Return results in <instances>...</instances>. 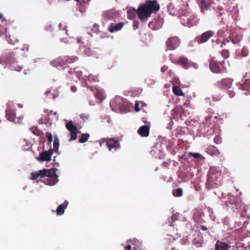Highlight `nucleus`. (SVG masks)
I'll use <instances>...</instances> for the list:
<instances>
[{
	"label": "nucleus",
	"instance_id": "f257e3e1",
	"mask_svg": "<svg viewBox=\"0 0 250 250\" xmlns=\"http://www.w3.org/2000/svg\"><path fill=\"white\" fill-rule=\"evenodd\" d=\"M160 9V6L156 0H147L144 4L140 5L137 10L135 8H129L127 11V17L132 19L137 14L141 21H145L150 16L152 13H156Z\"/></svg>",
	"mask_w": 250,
	"mask_h": 250
},
{
	"label": "nucleus",
	"instance_id": "f03ea898",
	"mask_svg": "<svg viewBox=\"0 0 250 250\" xmlns=\"http://www.w3.org/2000/svg\"><path fill=\"white\" fill-rule=\"evenodd\" d=\"M56 168H53L50 169H43L38 172L32 173V179H37L39 177H47L45 183L49 186L55 185L58 181L57 179L58 176L56 174Z\"/></svg>",
	"mask_w": 250,
	"mask_h": 250
},
{
	"label": "nucleus",
	"instance_id": "7ed1b4c3",
	"mask_svg": "<svg viewBox=\"0 0 250 250\" xmlns=\"http://www.w3.org/2000/svg\"><path fill=\"white\" fill-rule=\"evenodd\" d=\"M215 168L211 167L208 173V179L206 186L208 189L217 188L222 184V177L218 173H215Z\"/></svg>",
	"mask_w": 250,
	"mask_h": 250
},
{
	"label": "nucleus",
	"instance_id": "20e7f679",
	"mask_svg": "<svg viewBox=\"0 0 250 250\" xmlns=\"http://www.w3.org/2000/svg\"><path fill=\"white\" fill-rule=\"evenodd\" d=\"M226 204L228 208L235 212H245L246 210V207L242 202V199L238 196L230 197L226 202Z\"/></svg>",
	"mask_w": 250,
	"mask_h": 250
},
{
	"label": "nucleus",
	"instance_id": "39448f33",
	"mask_svg": "<svg viewBox=\"0 0 250 250\" xmlns=\"http://www.w3.org/2000/svg\"><path fill=\"white\" fill-rule=\"evenodd\" d=\"M180 21L183 25L188 27L194 26L198 23L196 17L187 12H182L180 16Z\"/></svg>",
	"mask_w": 250,
	"mask_h": 250
},
{
	"label": "nucleus",
	"instance_id": "423d86ee",
	"mask_svg": "<svg viewBox=\"0 0 250 250\" xmlns=\"http://www.w3.org/2000/svg\"><path fill=\"white\" fill-rule=\"evenodd\" d=\"M100 146H106L109 150L112 149L116 150L120 148V145L118 139L114 138H102L97 141Z\"/></svg>",
	"mask_w": 250,
	"mask_h": 250
},
{
	"label": "nucleus",
	"instance_id": "0eeeda50",
	"mask_svg": "<svg viewBox=\"0 0 250 250\" xmlns=\"http://www.w3.org/2000/svg\"><path fill=\"white\" fill-rule=\"evenodd\" d=\"M222 63H224V61L221 62H218L216 61L211 59L209 62V68L210 70L214 73L220 74L226 72V69L220 66L222 65Z\"/></svg>",
	"mask_w": 250,
	"mask_h": 250
},
{
	"label": "nucleus",
	"instance_id": "6e6552de",
	"mask_svg": "<svg viewBox=\"0 0 250 250\" xmlns=\"http://www.w3.org/2000/svg\"><path fill=\"white\" fill-rule=\"evenodd\" d=\"M65 127L70 133V138L69 141L75 140L77 137V134L80 133L77 126L73 124L72 121L67 122L65 124Z\"/></svg>",
	"mask_w": 250,
	"mask_h": 250
},
{
	"label": "nucleus",
	"instance_id": "1a4fd4ad",
	"mask_svg": "<svg viewBox=\"0 0 250 250\" xmlns=\"http://www.w3.org/2000/svg\"><path fill=\"white\" fill-rule=\"evenodd\" d=\"M214 35V32L212 30H208L202 33L200 36L195 39V42L198 44H202L206 42L210 38Z\"/></svg>",
	"mask_w": 250,
	"mask_h": 250
},
{
	"label": "nucleus",
	"instance_id": "9d476101",
	"mask_svg": "<svg viewBox=\"0 0 250 250\" xmlns=\"http://www.w3.org/2000/svg\"><path fill=\"white\" fill-rule=\"evenodd\" d=\"M180 44V40L176 37L169 38L166 42L167 50H173L176 49Z\"/></svg>",
	"mask_w": 250,
	"mask_h": 250
},
{
	"label": "nucleus",
	"instance_id": "9b49d317",
	"mask_svg": "<svg viewBox=\"0 0 250 250\" xmlns=\"http://www.w3.org/2000/svg\"><path fill=\"white\" fill-rule=\"evenodd\" d=\"M119 16V12L114 9L105 11L103 14L104 19L106 21L115 20Z\"/></svg>",
	"mask_w": 250,
	"mask_h": 250
},
{
	"label": "nucleus",
	"instance_id": "f8f14e48",
	"mask_svg": "<svg viewBox=\"0 0 250 250\" xmlns=\"http://www.w3.org/2000/svg\"><path fill=\"white\" fill-rule=\"evenodd\" d=\"M53 154V150L50 149L49 151H45L40 152V157L38 160L41 161L49 162L51 159V156Z\"/></svg>",
	"mask_w": 250,
	"mask_h": 250
},
{
	"label": "nucleus",
	"instance_id": "ddd939ff",
	"mask_svg": "<svg viewBox=\"0 0 250 250\" xmlns=\"http://www.w3.org/2000/svg\"><path fill=\"white\" fill-rule=\"evenodd\" d=\"M95 97L99 100V103H102L105 98V94L102 88L95 87Z\"/></svg>",
	"mask_w": 250,
	"mask_h": 250
},
{
	"label": "nucleus",
	"instance_id": "4468645a",
	"mask_svg": "<svg viewBox=\"0 0 250 250\" xmlns=\"http://www.w3.org/2000/svg\"><path fill=\"white\" fill-rule=\"evenodd\" d=\"M7 21L3 17L2 14L0 13V36L3 37L7 33L6 27Z\"/></svg>",
	"mask_w": 250,
	"mask_h": 250
},
{
	"label": "nucleus",
	"instance_id": "2eb2a0df",
	"mask_svg": "<svg viewBox=\"0 0 250 250\" xmlns=\"http://www.w3.org/2000/svg\"><path fill=\"white\" fill-rule=\"evenodd\" d=\"M124 25V23L122 22L118 23H111L108 28V31L110 33L116 32L121 30Z\"/></svg>",
	"mask_w": 250,
	"mask_h": 250
},
{
	"label": "nucleus",
	"instance_id": "dca6fc26",
	"mask_svg": "<svg viewBox=\"0 0 250 250\" xmlns=\"http://www.w3.org/2000/svg\"><path fill=\"white\" fill-rule=\"evenodd\" d=\"M6 117L10 122H14L16 119V110L14 108H9L6 110Z\"/></svg>",
	"mask_w": 250,
	"mask_h": 250
},
{
	"label": "nucleus",
	"instance_id": "f3484780",
	"mask_svg": "<svg viewBox=\"0 0 250 250\" xmlns=\"http://www.w3.org/2000/svg\"><path fill=\"white\" fill-rule=\"evenodd\" d=\"M230 246L226 242L217 240L215 245V250H229Z\"/></svg>",
	"mask_w": 250,
	"mask_h": 250
},
{
	"label": "nucleus",
	"instance_id": "a211bd4d",
	"mask_svg": "<svg viewBox=\"0 0 250 250\" xmlns=\"http://www.w3.org/2000/svg\"><path fill=\"white\" fill-rule=\"evenodd\" d=\"M149 129L148 125H144L139 127L137 132L141 137H146L149 134Z\"/></svg>",
	"mask_w": 250,
	"mask_h": 250
},
{
	"label": "nucleus",
	"instance_id": "6ab92c4d",
	"mask_svg": "<svg viewBox=\"0 0 250 250\" xmlns=\"http://www.w3.org/2000/svg\"><path fill=\"white\" fill-rule=\"evenodd\" d=\"M233 80L231 78H225L223 79L218 83H220V85L222 88L225 89H228L231 87Z\"/></svg>",
	"mask_w": 250,
	"mask_h": 250
},
{
	"label": "nucleus",
	"instance_id": "aec40b11",
	"mask_svg": "<svg viewBox=\"0 0 250 250\" xmlns=\"http://www.w3.org/2000/svg\"><path fill=\"white\" fill-rule=\"evenodd\" d=\"M3 37H5L6 40L11 44H15L16 43L19 42V39L16 36V34L12 33L11 34H9V36H7V33L3 36Z\"/></svg>",
	"mask_w": 250,
	"mask_h": 250
},
{
	"label": "nucleus",
	"instance_id": "412c9836",
	"mask_svg": "<svg viewBox=\"0 0 250 250\" xmlns=\"http://www.w3.org/2000/svg\"><path fill=\"white\" fill-rule=\"evenodd\" d=\"M15 54L13 52H10L6 53L3 56L4 62L7 63H11L15 61Z\"/></svg>",
	"mask_w": 250,
	"mask_h": 250
},
{
	"label": "nucleus",
	"instance_id": "4be33fe9",
	"mask_svg": "<svg viewBox=\"0 0 250 250\" xmlns=\"http://www.w3.org/2000/svg\"><path fill=\"white\" fill-rule=\"evenodd\" d=\"M68 205V202L66 200H65L62 204L60 205L56 209V213L57 215L60 216L62 215L64 212L65 209L67 208Z\"/></svg>",
	"mask_w": 250,
	"mask_h": 250
},
{
	"label": "nucleus",
	"instance_id": "5701e85b",
	"mask_svg": "<svg viewBox=\"0 0 250 250\" xmlns=\"http://www.w3.org/2000/svg\"><path fill=\"white\" fill-rule=\"evenodd\" d=\"M229 39L234 44L239 43L242 39V36L239 34L232 33L229 35Z\"/></svg>",
	"mask_w": 250,
	"mask_h": 250
},
{
	"label": "nucleus",
	"instance_id": "b1692460",
	"mask_svg": "<svg viewBox=\"0 0 250 250\" xmlns=\"http://www.w3.org/2000/svg\"><path fill=\"white\" fill-rule=\"evenodd\" d=\"M239 88L241 90L250 91V79H247L242 83H239Z\"/></svg>",
	"mask_w": 250,
	"mask_h": 250
},
{
	"label": "nucleus",
	"instance_id": "393cba45",
	"mask_svg": "<svg viewBox=\"0 0 250 250\" xmlns=\"http://www.w3.org/2000/svg\"><path fill=\"white\" fill-rule=\"evenodd\" d=\"M207 153L211 156H217L220 154L218 149L213 146H209L207 150Z\"/></svg>",
	"mask_w": 250,
	"mask_h": 250
},
{
	"label": "nucleus",
	"instance_id": "a878e982",
	"mask_svg": "<svg viewBox=\"0 0 250 250\" xmlns=\"http://www.w3.org/2000/svg\"><path fill=\"white\" fill-rule=\"evenodd\" d=\"M180 217V214L178 212L173 213L170 218L167 219V223H169L170 226H173V223L175 221L178 220Z\"/></svg>",
	"mask_w": 250,
	"mask_h": 250
},
{
	"label": "nucleus",
	"instance_id": "bb28decb",
	"mask_svg": "<svg viewBox=\"0 0 250 250\" xmlns=\"http://www.w3.org/2000/svg\"><path fill=\"white\" fill-rule=\"evenodd\" d=\"M178 63L181 65L183 68H188V59L184 57H181L179 58Z\"/></svg>",
	"mask_w": 250,
	"mask_h": 250
},
{
	"label": "nucleus",
	"instance_id": "cd10ccee",
	"mask_svg": "<svg viewBox=\"0 0 250 250\" xmlns=\"http://www.w3.org/2000/svg\"><path fill=\"white\" fill-rule=\"evenodd\" d=\"M200 5L201 8V11L202 13H205V10L209 9L210 5L207 3L206 0H200Z\"/></svg>",
	"mask_w": 250,
	"mask_h": 250
},
{
	"label": "nucleus",
	"instance_id": "c85d7f7f",
	"mask_svg": "<svg viewBox=\"0 0 250 250\" xmlns=\"http://www.w3.org/2000/svg\"><path fill=\"white\" fill-rule=\"evenodd\" d=\"M188 155L190 157H193L198 161H203L205 159L203 156L197 152H189Z\"/></svg>",
	"mask_w": 250,
	"mask_h": 250
},
{
	"label": "nucleus",
	"instance_id": "c756f323",
	"mask_svg": "<svg viewBox=\"0 0 250 250\" xmlns=\"http://www.w3.org/2000/svg\"><path fill=\"white\" fill-rule=\"evenodd\" d=\"M173 93L176 96H183L184 93L182 92L181 89L177 86H174L172 88Z\"/></svg>",
	"mask_w": 250,
	"mask_h": 250
},
{
	"label": "nucleus",
	"instance_id": "7c9ffc66",
	"mask_svg": "<svg viewBox=\"0 0 250 250\" xmlns=\"http://www.w3.org/2000/svg\"><path fill=\"white\" fill-rule=\"evenodd\" d=\"M172 195L175 197H181L183 195V189L182 188H177L172 191Z\"/></svg>",
	"mask_w": 250,
	"mask_h": 250
},
{
	"label": "nucleus",
	"instance_id": "2f4dec72",
	"mask_svg": "<svg viewBox=\"0 0 250 250\" xmlns=\"http://www.w3.org/2000/svg\"><path fill=\"white\" fill-rule=\"evenodd\" d=\"M54 62L56 63L60 66H62L66 64V61L65 60V57L63 59L57 58L54 60Z\"/></svg>",
	"mask_w": 250,
	"mask_h": 250
},
{
	"label": "nucleus",
	"instance_id": "473e14b6",
	"mask_svg": "<svg viewBox=\"0 0 250 250\" xmlns=\"http://www.w3.org/2000/svg\"><path fill=\"white\" fill-rule=\"evenodd\" d=\"M89 137V135L88 133L83 134L81 137L79 139V142L80 143H84L87 141Z\"/></svg>",
	"mask_w": 250,
	"mask_h": 250
},
{
	"label": "nucleus",
	"instance_id": "72a5a7b5",
	"mask_svg": "<svg viewBox=\"0 0 250 250\" xmlns=\"http://www.w3.org/2000/svg\"><path fill=\"white\" fill-rule=\"evenodd\" d=\"M65 60L66 61V63H73L78 60L77 57H65Z\"/></svg>",
	"mask_w": 250,
	"mask_h": 250
},
{
	"label": "nucleus",
	"instance_id": "f704fd0d",
	"mask_svg": "<svg viewBox=\"0 0 250 250\" xmlns=\"http://www.w3.org/2000/svg\"><path fill=\"white\" fill-rule=\"evenodd\" d=\"M59 146V140L58 138H55L53 143V150L55 152H57Z\"/></svg>",
	"mask_w": 250,
	"mask_h": 250
},
{
	"label": "nucleus",
	"instance_id": "c9c22d12",
	"mask_svg": "<svg viewBox=\"0 0 250 250\" xmlns=\"http://www.w3.org/2000/svg\"><path fill=\"white\" fill-rule=\"evenodd\" d=\"M45 94L46 95V96H48L50 98H53L55 99L56 97L58 96V94L57 92H56V93H54L53 92L51 93V90L46 91L45 92Z\"/></svg>",
	"mask_w": 250,
	"mask_h": 250
},
{
	"label": "nucleus",
	"instance_id": "e433bc0d",
	"mask_svg": "<svg viewBox=\"0 0 250 250\" xmlns=\"http://www.w3.org/2000/svg\"><path fill=\"white\" fill-rule=\"evenodd\" d=\"M30 130L35 135L40 136L41 134V131L38 129L37 127H33L31 128Z\"/></svg>",
	"mask_w": 250,
	"mask_h": 250
},
{
	"label": "nucleus",
	"instance_id": "4c0bfd02",
	"mask_svg": "<svg viewBox=\"0 0 250 250\" xmlns=\"http://www.w3.org/2000/svg\"><path fill=\"white\" fill-rule=\"evenodd\" d=\"M249 54V50L248 48L246 47H244L241 52V55L243 57H247Z\"/></svg>",
	"mask_w": 250,
	"mask_h": 250
},
{
	"label": "nucleus",
	"instance_id": "58836bf2",
	"mask_svg": "<svg viewBox=\"0 0 250 250\" xmlns=\"http://www.w3.org/2000/svg\"><path fill=\"white\" fill-rule=\"evenodd\" d=\"M222 56L225 59L229 57V51L228 50H223L221 51Z\"/></svg>",
	"mask_w": 250,
	"mask_h": 250
},
{
	"label": "nucleus",
	"instance_id": "ea45409f",
	"mask_svg": "<svg viewBox=\"0 0 250 250\" xmlns=\"http://www.w3.org/2000/svg\"><path fill=\"white\" fill-rule=\"evenodd\" d=\"M46 137L47 138L49 144L50 145L53 141L52 135L51 133L48 132H47L46 133Z\"/></svg>",
	"mask_w": 250,
	"mask_h": 250
},
{
	"label": "nucleus",
	"instance_id": "a19ab883",
	"mask_svg": "<svg viewBox=\"0 0 250 250\" xmlns=\"http://www.w3.org/2000/svg\"><path fill=\"white\" fill-rule=\"evenodd\" d=\"M29 45L27 44H24L22 45V47H20V49L24 52H27L29 50Z\"/></svg>",
	"mask_w": 250,
	"mask_h": 250
},
{
	"label": "nucleus",
	"instance_id": "79ce46f5",
	"mask_svg": "<svg viewBox=\"0 0 250 250\" xmlns=\"http://www.w3.org/2000/svg\"><path fill=\"white\" fill-rule=\"evenodd\" d=\"M214 142L216 144H219L221 142V138L219 136H216L214 139H213Z\"/></svg>",
	"mask_w": 250,
	"mask_h": 250
},
{
	"label": "nucleus",
	"instance_id": "37998d69",
	"mask_svg": "<svg viewBox=\"0 0 250 250\" xmlns=\"http://www.w3.org/2000/svg\"><path fill=\"white\" fill-rule=\"evenodd\" d=\"M148 26L149 28L153 30H155L156 29L155 24L153 21H150L148 23Z\"/></svg>",
	"mask_w": 250,
	"mask_h": 250
},
{
	"label": "nucleus",
	"instance_id": "c03bdc74",
	"mask_svg": "<svg viewBox=\"0 0 250 250\" xmlns=\"http://www.w3.org/2000/svg\"><path fill=\"white\" fill-rule=\"evenodd\" d=\"M172 83L173 85H174V86L175 85H179L180 83V80L176 78H174V79H172Z\"/></svg>",
	"mask_w": 250,
	"mask_h": 250
},
{
	"label": "nucleus",
	"instance_id": "a18cd8bd",
	"mask_svg": "<svg viewBox=\"0 0 250 250\" xmlns=\"http://www.w3.org/2000/svg\"><path fill=\"white\" fill-rule=\"evenodd\" d=\"M139 22L138 21H134L133 27L134 30L137 29L139 27Z\"/></svg>",
	"mask_w": 250,
	"mask_h": 250
},
{
	"label": "nucleus",
	"instance_id": "49530a36",
	"mask_svg": "<svg viewBox=\"0 0 250 250\" xmlns=\"http://www.w3.org/2000/svg\"><path fill=\"white\" fill-rule=\"evenodd\" d=\"M228 94H229L230 98H233L235 96V93L234 92V91L232 90H229L228 91Z\"/></svg>",
	"mask_w": 250,
	"mask_h": 250
},
{
	"label": "nucleus",
	"instance_id": "de8ad7c7",
	"mask_svg": "<svg viewBox=\"0 0 250 250\" xmlns=\"http://www.w3.org/2000/svg\"><path fill=\"white\" fill-rule=\"evenodd\" d=\"M229 41L228 39H224L221 42V47H222L223 45H225L227 43H229Z\"/></svg>",
	"mask_w": 250,
	"mask_h": 250
},
{
	"label": "nucleus",
	"instance_id": "09e8293b",
	"mask_svg": "<svg viewBox=\"0 0 250 250\" xmlns=\"http://www.w3.org/2000/svg\"><path fill=\"white\" fill-rule=\"evenodd\" d=\"M139 104L138 103H136L134 105V109L136 111L138 112L140 110V108H139Z\"/></svg>",
	"mask_w": 250,
	"mask_h": 250
},
{
	"label": "nucleus",
	"instance_id": "8fccbe9b",
	"mask_svg": "<svg viewBox=\"0 0 250 250\" xmlns=\"http://www.w3.org/2000/svg\"><path fill=\"white\" fill-rule=\"evenodd\" d=\"M168 67L167 65H163L161 68V71L162 72L164 73L167 71L168 70Z\"/></svg>",
	"mask_w": 250,
	"mask_h": 250
},
{
	"label": "nucleus",
	"instance_id": "3c124183",
	"mask_svg": "<svg viewBox=\"0 0 250 250\" xmlns=\"http://www.w3.org/2000/svg\"><path fill=\"white\" fill-rule=\"evenodd\" d=\"M59 27H60V29L61 30H65L66 29V26L63 24V23H60L59 24Z\"/></svg>",
	"mask_w": 250,
	"mask_h": 250
},
{
	"label": "nucleus",
	"instance_id": "603ef678",
	"mask_svg": "<svg viewBox=\"0 0 250 250\" xmlns=\"http://www.w3.org/2000/svg\"><path fill=\"white\" fill-rule=\"evenodd\" d=\"M71 89L72 92H75L77 91V87L75 86H72Z\"/></svg>",
	"mask_w": 250,
	"mask_h": 250
},
{
	"label": "nucleus",
	"instance_id": "864d4df0",
	"mask_svg": "<svg viewBox=\"0 0 250 250\" xmlns=\"http://www.w3.org/2000/svg\"><path fill=\"white\" fill-rule=\"evenodd\" d=\"M201 229L202 230L204 231H206L208 229V228L206 227L203 225L201 226Z\"/></svg>",
	"mask_w": 250,
	"mask_h": 250
},
{
	"label": "nucleus",
	"instance_id": "5fc2aeb1",
	"mask_svg": "<svg viewBox=\"0 0 250 250\" xmlns=\"http://www.w3.org/2000/svg\"><path fill=\"white\" fill-rule=\"evenodd\" d=\"M125 250H130L131 249V246L130 245H127L125 247Z\"/></svg>",
	"mask_w": 250,
	"mask_h": 250
},
{
	"label": "nucleus",
	"instance_id": "6e6d98bb",
	"mask_svg": "<svg viewBox=\"0 0 250 250\" xmlns=\"http://www.w3.org/2000/svg\"><path fill=\"white\" fill-rule=\"evenodd\" d=\"M87 34H88V35H89L90 36V37H92V33L88 32H87Z\"/></svg>",
	"mask_w": 250,
	"mask_h": 250
},
{
	"label": "nucleus",
	"instance_id": "4d7b16f0",
	"mask_svg": "<svg viewBox=\"0 0 250 250\" xmlns=\"http://www.w3.org/2000/svg\"><path fill=\"white\" fill-rule=\"evenodd\" d=\"M133 250H140L138 248H137L136 247H134L133 248Z\"/></svg>",
	"mask_w": 250,
	"mask_h": 250
},
{
	"label": "nucleus",
	"instance_id": "13d9d810",
	"mask_svg": "<svg viewBox=\"0 0 250 250\" xmlns=\"http://www.w3.org/2000/svg\"><path fill=\"white\" fill-rule=\"evenodd\" d=\"M178 108H175L173 110V112H176L177 110H178Z\"/></svg>",
	"mask_w": 250,
	"mask_h": 250
},
{
	"label": "nucleus",
	"instance_id": "bf43d9fd",
	"mask_svg": "<svg viewBox=\"0 0 250 250\" xmlns=\"http://www.w3.org/2000/svg\"><path fill=\"white\" fill-rule=\"evenodd\" d=\"M91 51H90L89 52H86V54L88 55H91Z\"/></svg>",
	"mask_w": 250,
	"mask_h": 250
},
{
	"label": "nucleus",
	"instance_id": "052dcab7",
	"mask_svg": "<svg viewBox=\"0 0 250 250\" xmlns=\"http://www.w3.org/2000/svg\"><path fill=\"white\" fill-rule=\"evenodd\" d=\"M222 15H223V14H222V13H218V16L221 17V16H222Z\"/></svg>",
	"mask_w": 250,
	"mask_h": 250
},
{
	"label": "nucleus",
	"instance_id": "680f3d73",
	"mask_svg": "<svg viewBox=\"0 0 250 250\" xmlns=\"http://www.w3.org/2000/svg\"><path fill=\"white\" fill-rule=\"evenodd\" d=\"M218 9H219L220 10H222L223 9V8L220 7H218Z\"/></svg>",
	"mask_w": 250,
	"mask_h": 250
},
{
	"label": "nucleus",
	"instance_id": "e2e57ef3",
	"mask_svg": "<svg viewBox=\"0 0 250 250\" xmlns=\"http://www.w3.org/2000/svg\"><path fill=\"white\" fill-rule=\"evenodd\" d=\"M247 74H248L247 73H246V74L244 76V78H246L247 77Z\"/></svg>",
	"mask_w": 250,
	"mask_h": 250
},
{
	"label": "nucleus",
	"instance_id": "0e129e2a",
	"mask_svg": "<svg viewBox=\"0 0 250 250\" xmlns=\"http://www.w3.org/2000/svg\"><path fill=\"white\" fill-rule=\"evenodd\" d=\"M86 45L87 46V47H88V49L89 50V44L88 43H87Z\"/></svg>",
	"mask_w": 250,
	"mask_h": 250
},
{
	"label": "nucleus",
	"instance_id": "69168bd1",
	"mask_svg": "<svg viewBox=\"0 0 250 250\" xmlns=\"http://www.w3.org/2000/svg\"><path fill=\"white\" fill-rule=\"evenodd\" d=\"M172 250H179L178 249H176L175 248H172Z\"/></svg>",
	"mask_w": 250,
	"mask_h": 250
},
{
	"label": "nucleus",
	"instance_id": "338daca9",
	"mask_svg": "<svg viewBox=\"0 0 250 250\" xmlns=\"http://www.w3.org/2000/svg\"><path fill=\"white\" fill-rule=\"evenodd\" d=\"M54 115H56V114H57V113H56V112H55L54 113Z\"/></svg>",
	"mask_w": 250,
	"mask_h": 250
},
{
	"label": "nucleus",
	"instance_id": "774afa93",
	"mask_svg": "<svg viewBox=\"0 0 250 250\" xmlns=\"http://www.w3.org/2000/svg\"><path fill=\"white\" fill-rule=\"evenodd\" d=\"M75 0L79 2V1H80V0Z\"/></svg>",
	"mask_w": 250,
	"mask_h": 250
}]
</instances>
